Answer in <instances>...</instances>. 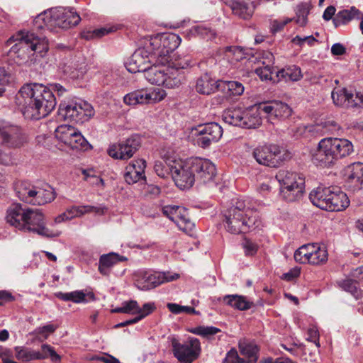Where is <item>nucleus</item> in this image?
Here are the masks:
<instances>
[{
  "instance_id": "obj_1",
  "label": "nucleus",
  "mask_w": 363,
  "mask_h": 363,
  "mask_svg": "<svg viewBox=\"0 0 363 363\" xmlns=\"http://www.w3.org/2000/svg\"><path fill=\"white\" fill-rule=\"evenodd\" d=\"M52 91L61 96L66 89L57 83L50 84L49 88L38 83L26 84L16 94L15 103L25 118L39 120L47 116L56 106Z\"/></svg>"
},
{
  "instance_id": "obj_2",
  "label": "nucleus",
  "mask_w": 363,
  "mask_h": 363,
  "mask_svg": "<svg viewBox=\"0 0 363 363\" xmlns=\"http://www.w3.org/2000/svg\"><path fill=\"white\" fill-rule=\"evenodd\" d=\"M354 152L351 141L345 138H325L322 139L313 154L314 164L323 167H330L340 159L347 157Z\"/></svg>"
},
{
  "instance_id": "obj_3",
  "label": "nucleus",
  "mask_w": 363,
  "mask_h": 363,
  "mask_svg": "<svg viewBox=\"0 0 363 363\" xmlns=\"http://www.w3.org/2000/svg\"><path fill=\"white\" fill-rule=\"evenodd\" d=\"M80 20L72 9L55 8L39 14L35 19V26L39 29L57 31V28L67 29L77 26Z\"/></svg>"
},
{
  "instance_id": "obj_4",
  "label": "nucleus",
  "mask_w": 363,
  "mask_h": 363,
  "mask_svg": "<svg viewBox=\"0 0 363 363\" xmlns=\"http://www.w3.org/2000/svg\"><path fill=\"white\" fill-rule=\"evenodd\" d=\"M16 40H18V43L11 47V51L18 53V57L23 60L30 57L23 55L26 51H33L39 53L40 57H43V54L48 50V43L46 38L38 36L33 32L21 30L17 34ZM12 41H15L13 37L9 38L8 43Z\"/></svg>"
},
{
  "instance_id": "obj_5",
  "label": "nucleus",
  "mask_w": 363,
  "mask_h": 363,
  "mask_svg": "<svg viewBox=\"0 0 363 363\" xmlns=\"http://www.w3.org/2000/svg\"><path fill=\"white\" fill-rule=\"evenodd\" d=\"M163 65L150 66L144 72L145 79L152 84L162 85L168 89L177 88L185 82L183 73Z\"/></svg>"
},
{
  "instance_id": "obj_6",
  "label": "nucleus",
  "mask_w": 363,
  "mask_h": 363,
  "mask_svg": "<svg viewBox=\"0 0 363 363\" xmlns=\"http://www.w3.org/2000/svg\"><path fill=\"white\" fill-rule=\"evenodd\" d=\"M276 179L280 184V194L284 200L292 202L302 196L305 187L303 175L287 169H280L276 174Z\"/></svg>"
},
{
  "instance_id": "obj_7",
  "label": "nucleus",
  "mask_w": 363,
  "mask_h": 363,
  "mask_svg": "<svg viewBox=\"0 0 363 363\" xmlns=\"http://www.w3.org/2000/svg\"><path fill=\"white\" fill-rule=\"evenodd\" d=\"M14 190L21 201L32 205H44L55 198V194L51 187L43 189L25 181L16 182Z\"/></svg>"
},
{
  "instance_id": "obj_8",
  "label": "nucleus",
  "mask_w": 363,
  "mask_h": 363,
  "mask_svg": "<svg viewBox=\"0 0 363 363\" xmlns=\"http://www.w3.org/2000/svg\"><path fill=\"white\" fill-rule=\"evenodd\" d=\"M225 228L230 233H246L258 226L259 222L256 211H247L245 214L225 211Z\"/></svg>"
},
{
  "instance_id": "obj_9",
  "label": "nucleus",
  "mask_w": 363,
  "mask_h": 363,
  "mask_svg": "<svg viewBox=\"0 0 363 363\" xmlns=\"http://www.w3.org/2000/svg\"><path fill=\"white\" fill-rule=\"evenodd\" d=\"M147 41L150 45L154 48L153 57L157 58V62L165 65L169 62L170 54L180 45L181 38L177 34L167 33Z\"/></svg>"
},
{
  "instance_id": "obj_10",
  "label": "nucleus",
  "mask_w": 363,
  "mask_h": 363,
  "mask_svg": "<svg viewBox=\"0 0 363 363\" xmlns=\"http://www.w3.org/2000/svg\"><path fill=\"white\" fill-rule=\"evenodd\" d=\"M59 113L65 120L74 123H83L94 114L92 106L88 102L79 100L60 104Z\"/></svg>"
},
{
  "instance_id": "obj_11",
  "label": "nucleus",
  "mask_w": 363,
  "mask_h": 363,
  "mask_svg": "<svg viewBox=\"0 0 363 363\" xmlns=\"http://www.w3.org/2000/svg\"><path fill=\"white\" fill-rule=\"evenodd\" d=\"M179 275L170 272H151L146 270H139L134 274V281L136 286L140 290H149L165 282L177 279Z\"/></svg>"
},
{
  "instance_id": "obj_12",
  "label": "nucleus",
  "mask_w": 363,
  "mask_h": 363,
  "mask_svg": "<svg viewBox=\"0 0 363 363\" xmlns=\"http://www.w3.org/2000/svg\"><path fill=\"white\" fill-rule=\"evenodd\" d=\"M171 342L174 355L181 363H191L201 353V343L197 338L190 337L188 341L180 343L174 337Z\"/></svg>"
},
{
  "instance_id": "obj_13",
  "label": "nucleus",
  "mask_w": 363,
  "mask_h": 363,
  "mask_svg": "<svg viewBox=\"0 0 363 363\" xmlns=\"http://www.w3.org/2000/svg\"><path fill=\"white\" fill-rule=\"evenodd\" d=\"M153 50L148 41H146L145 45L137 49L129 58L127 69L131 73H144L151 62H157V58L153 57Z\"/></svg>"
},
{
  "instance_id": "obj_14",
  "label": "nucleus",
  "mask_w": 363,
  "mask_h": 363,
  "mask_svg": "<svg viewBox=\"0 0 363 363\" xmlns=\"http://www.w3.org/2000/svg\"><path fill=\"white\" fill-rule=\"evenodd\" d=\"M253 157L262 165L277 167L284 160V150L276 145L258 146L252 152Z\"/></svg>"
},
{
  "instance_id": "obj_15",
  "label": "nucleus",
  "mask_w": 363,
  "mask_h": 363,
  "mask_svg": "<svg viewBox=\"0 0 363 363\" xmlns=\"http://www.w3.org/2000/svg\"><path fill=\"white\" fill-rule=\"evenodd\" d=\"M26 214L25 226L22 230L37 233L45 238H54L59 235L58 232L50 230L45 227L44 216L39 210L28 208Z\"/></svg>"
},
{
  "instance_id": "obj_16",
  "label": "nucleus",
  "mask_w": 363,
  "mask_h": 363,
  "mask_svg": "<svg viewBox=\"0 0 363 363\" xmlns=\"http://www.w3.org/2000/svg\"><path fill=\"white\" fill-rule=\"evenodd\" d=\"M223 132L222 127L217 123L201 124L195 128V141L199 147L206 148L213 143L218 142Z\"/></svg>"
},
{
  "instance_id": "obj_17",
  "label": "nucleus",
  "mask_w": 363,
  "mask_h": 363,
  "mask_svg": "<svg viewBox=\"0 0 363 363\" xmlns=\"http://www.w3.org/2000/svg\"><path fill=\"white\" fill-rule=\"evenodd\" d=\"M141 145L138 135H132L126 140L111 145L108 150L109 156L114 159L127 160L132 157Z\"/></svg>"
},
{
  "instance_id": "obj_18",
  "label": "nucleus",
  "mask_w": 363,
  "mask_h": 363,
  "mask_svg": "<svg viewBox=\"0 0 363 363\" xmlns=\"http://www.w3.org/2000/svg\"><path fill=\"white\" fill-rule=\"evenodd\" d=\"M15 351L16 357L21 361L40 360L48 357H50L52 362L55 363L61 361V357L55 351L52 347L48 344H43L41 346V352L20 347H16Z\"/></svg>"
},
{
  "instance_id": "obj_19",
  "label": "nucleus",
  "mask_w": 363,
  "mask_h": 363,
  "mask_svg": "<svg viewBox=\"0 0 363 363\" xmlns=\"http://www.w3.org/2000/svg\"><path fill=\"white\" fill-rule=\"evenodd\" d=\"M170 173L176 186L181 189L191 188L196 181L191 170V160L184 164L177 163L171 166Z\"/></svg>"
},
{
  "instance_id": "obj_20",
  "label": "nucleus",
  "mask_w": 363,
  "mask_h": 363,
  "mask_svg": "<svg viewBox=\"0 0 363 363\" xmlns=\"http://www.w3.org/2000/svg\"><path fill=\"white\" fill-rule=\"evenodd\" d=\"M165 96L166 94L164 91H156L154 90L150 92L145 89H140L127 94L123 98V101L125 104L131 106L147 104L160 101Z\"/></svg>"
},
{
  "instance_id": "obj_21",
  "label": "nucleus",
  "mask_w": 363,
  "mask_h": 363,
  "mask_svg": "<svg viewBox=\"0 0 363 363\" xmlns=\"http://www.w3.org/2000/svg\"><path fill=\"white\" fill-rule=\"evenodd\" d=\"M0 142L6 147L18 148L27 143V136L18 126L0 127Z\"/></svg>"
},
{
  "instance_id": "obj_22",
  "label": "nucleus",
  "mask_w": 363,
  "mask_h": 363,
  "mask_svg": "<svg viewBox=\"0 0 363 363\" xmlns=\"http://www.w3.org/2000/svg\"><path fill=\"white\" fill-rule=\"evenodd\" d=\"M191 170L195 178L200 184H207L212 182L216 175L215 165L208 160L194 158L191 160Z\"/></svg>"
},
{
  "instance_id": "obj_23",
  "label": "nucleus",
  "mask_w": 363,
  "mask_h": 363,
  "mask_svg": "<svg viewBox=\"0 0 363 363\" xmlns=\"http://www.w3.org/2000/svg\"><path fill=\"white\" fill-rule=\"evenodd\" d=\"M333 103L338 106L362 107L363 108V93L357 92L355 96L349 92L345 88L333 89L331 93Z\"/></svg>"
},
{
  "instance_id": "obj_24",
  "label": "nucleus",
  "mask_w": 363,
  "mask_h": 363,
  "mask_svg": "<svg viewBox=\"0 0 363 363\" xmlns=\"http://www.w3.org/2000/svg\"><path fill=\"white\" fill-rule=\"evenodd\" d=\"M229 7L232 13L239 18L249 20L252 18L257 4L253 0H222Z\"/></svg>"
},
{
  "instance_id": "obj_25",
  "label": "nucleus",
  "mask_w": 363,
  "mask_h": 363,
  "mask_svg": "<svg viewBox=\"0 0 363 363\" xmlns=\"http://www.w3.org/2000/svg\"><path fill=\"white\" fill-rule=\"evenodd\" d=\"M259 108L270 117L286 118L291 114L292 110L286 103L280 101H270L260 103Z\"/></svg>"
},
{
  "instance_id": "obj_26",
  "label": "nucleus",
  "mask_w": 363,
  "mask_h": 363,
  "mask_svg": "<svg viewBox=\"0 0 363 363\" xmlns=\"http://www.w3.org/2000/svg\"><path fill=\"white\" fill-rule=\"evenodd\" d=\"M28 208H23L21 203H13L6 211V222L16 228L22 230V228L25 226Z\"/></svg>"
},
{
  "instance_id": "obj_27",
  "label": "nucleus",
  "mask_w": 363,
  "mask_h": 363,
  "mask_svg": "<svg viewBox=\"0 0 363 363\" xmlns=\"http://www.w3.org/2000/svg\"><path fill=\"white\" fill-rule=\"evenodd\" d=\"M261 104H256L247 109H243L242 128H256L262 124V110L259 108Z\"/></svg>"
},
{
  "instance_id": "obj_28",
  "label": "nucleus",
  "mask_w": 363,
  "mask_h": 363,
  "mask_svg": "<svg viewBox=\"0 0 363 363\" xmlns=\"http://www.w3.org/2000/svg\"><path fill=\"white\" fill-rule=\"evenodd\" d=\"M220 82L221 80H216L208 73H205L197 79L196 91L200 94L210 95L220 90Z\"/></svg>"
},
{
  "instance_id": "obj_29",
  "label": "nucleus",
  "mask_w": 363,
  "mask_h": 363,
  "mask_svg": "<svg viewBox=\"0 0 363 363\" xmlns=\"http://www.w3.org/2000/svg\"><path fill=\"white\" fill-rule=\"evenodd\" d=\"M330 189L327 211H340L345 209L350 204V200L346 194L337 186H331Z\"/></svg>"
},
{
  "instance_id": "obj_30",
  "label": "nucleus",
  "mask_w": 363,
  "mask_h": 363,
  "mask_svg": "<svg viewBox=\"0 0 363 363\" xmlns=\"http://www.w3.org/2000/svg\"><path fill=\"white\" fill-rule=\"evenodd\" d=\"M128 259L115 252L102 255L99 260V272L104 276H109L111 268L120 262L126 261Z\"/></svg>"
},
{
  "instance_id": "obj_31",
  "label": "nucleus",
  "mask_w": 363,
  "mask_h": 363,
  "mask_svg": "<svg viewBox=\"0 0 363 363\" xmlns=\"http://www.w3.org/2000/svg\"><path fill=\"white\" fill-rule=\"evenodd\" d=\"M331 186L325 187L319 186L313 189L309 194V199L312 203L318 208L327 211L330 200Z\"/></svg>"
},
{
  "instance_id": "obj_32",
  "label": "nucleus",
  "mask_w": 363,
  "mask_h": 363,
  "mask_svg": "<svg viewBox=\"0 0 363 363\" xmlns=\"http://www.w3.org/2000/svg\"><path fill=\"white\" fill-rule=\"evenodd\" d=\"M239 350L247 363H256L258 359L259 347L255 342L247 340L239 342Z\"/></svg>"
},
{
  "instance_id": "obj_33",
  "label": "nucleus",
  "mask_w": 363,
  "mask_h": 363,
  "mask_svg": "<svg viewBox=\"0 0 363 363\" xmlns=\"http://www.w3.org/2000/svg\"><path fill=\"white\" fill-rule=\"evenodd\" d=\"M362 13L354 6L350 9H344L340 11L333 18V21L335 26L339 27L342 25H346L353 19H360Z\"/></svg>"
},
{
  "instance_id": "obj_34",
  "label": "nucleus",
  "mask_w": 363,
  "mask_h": 363,
  "mask_svg": "<svg viewBox=\"0 0 363 363\" xmlns=\"http://www.w3.org/2000/svg\"><path fill=\"white\" fill-rule=\"evenodd\" d=\"M223 301L228 306L239 311H247L251 308L254 303L246 297L240 295H226L223 297Z\"/></svg>"
},
{
  "instance_id": "obj_35",
  "label": "nucleus",
  "mask_w": 363,
  "mask_h": 363,
  "mask_svg": "<svg viewBox=\"0 0 363 363\" xmlns=\"http://www.w3.org/2000/svg\"><path fill=\"white\" fill-rule=\"evenodd\" d=\"M302 77L300 67L296 65L286 67L276 72L277 81L297 82L300 80Z\"/></svg>"
},
{
  "instance_id": "obj_36",
  "label": "nucleus",
  "mask_w": 363,
  "mask_h": 363,
  "mask_svg": "<svg viewBox=\"0 0 363 363\" xmlns=\"http://www.w3.org/2000/svg\"><path fill=\"white\" fill-rule=\"evenodd\" d=\"M192 60L190 56H176L174 55L173 56H170L169 59V62H166L169 69H175L178 71V72H182L184 75V72L183 69H186L189 67H191Z\"/></svg>"
},
{
  "instance_id": "obj_37",
  "label": "nucleus",
  "mask_w": 363,
  "mask_h": 363,
  "mask_svg": "<svg viewBox=\"0 0 363 363\" xmlns=\"http://www.w3.org/2000/svg\"><path fill=\"white\" fill-rule=\"evenodd\" d=\"M242 115L243 108L237 107L224 111L223 119L226 123L242 128L243 124L242 121Z\"/></svg>"
},
{
  "instance_id": "obj_38",
  "label": "nucleus",
  "mask_w": 363,
  "mask_h": 363,
  "mask_svg": "<svg viewBox=\"0 0 363 363\" xmlns=\"http://www.w3.org/2000/svg\"><path fill=\"white\" fill-rule=\"evenodd\" d=\"M313 244V252L310 255L309 264L313 265H320L326 263L328 261V251L325 246Z\"/></svg>"
},
{
  "instance_id": "obj_39",
  "label": "nucleus",
  "mask_w": 363,
  "mask_h": 363,
  "mask_svg": "<svg viewBox=\"0 0 363 363\" xmlns=\"http://www.w3.org/2000/svg\"><path fill=\"white\" fill-rule=\"evenodd\" d=\"M91 208L92 207L89 206L82 207L72 206L56 217L55 220L56 223H61L65 220H70L74 217L82 215L84 212L90 211Z\"/></svg>"
},
{
  "instance_id": "obj_40",
  "label": "nucleus",
  "mask_w": 363,
  "mask_h": 363,
  "mask_svg": "<svg viewBox=\"0 0 363 363\" xmlns=\"http://www.w3.org/2000/svg\"><path fill=\"white\" fill-rule=\"evenodd\" d=\"M312 6L309 2H301L296 6L295 9L296 23L301 26H304L308 22V15Z\"/></svg>"
},
{
  "instance_id": "obj_41",
  "label": "nucleus",
  "mask_w": 363,
  "mask_h": 363,
  "mask_svg": "<svg viewBox=\"0 0 363 363\" xmlns=\"http://www.w3.org/2000/svg\"><path fill=\"white\" fill-rule=\"evenodd\" d=\"M347 174L350 182L362 183L363 181V163L355 162L348 166Z\"/></svg>"
},
{
  "instance_id": "obj_42",
  "label": "nucleus",
  "mask_w": 363,
  "mask_h": 363,
  "mask_svg": "<svg viewBox=\"0 0 363 363\" xmlns=\"http://www.w3.org/2000/svg\"><path fill=\"white\" fill-rule=\"evenodd\" d=\"M72 149L76 150H87L89 144L80 132L75 130L74 134L65 144Z\"/></svg>"
},
{
  "instance_id": "obj_43",
  "label": "nucleus",
  "mask_w": 363,
  "mask_h": 363,
  "mask_svg": "<svg viewBox=\"0 0 363 363\" xmlns=\"http://www.w3.org/2000/svg\"><path fill=\"white\" fill-rule=\"evenodd\" d=\"M313 244L308 243L303 245L296 250L294 252V259L301 264H306L310 262V255L313 252Z\"/></svg>"
},
{
  "instance_id": "obj_44",
  "label": "nucleus",
  "mask_w": 363,
  "mask_h": 363,
  "mask_svg": "<svg viewBox=\"0 0 363 363\" xmlns=\"http://www.w3.org/2000/svg\"><path fill=\"white\" fill-rule=\"evenodd\" d=\"M134 165H128L125 168L124 178L125 182L129 184H135L140 180H145V175H143V170L139 167V172L134 169Z\"/></svg>"
},
{
  "instance_id": "obj_45",
  "label": "nucleus",
  "mask_w": 363,
  "mask_h": 363,
  "mask_svg": "<svg viewBox=\"0 0 363 363\" xmlns=\"http://www.w3.org/2000/svg\"><path fill=\"white\" fill-rule=\"evenodd\" d=\"M220 84L221 91H225L227 89L231 95L239 96L241 95L244 91L243 85L238 82L221 80Z\"/></svg>"
},
{
  "instance_id": "obj_46",
  "label": "nucleus",
  "mask_w": 363,
  "mask_h": 363,
  "mask_svg": "<svg viewBox=\"0 0 363 363\" xmlns=\"http://www.w3.org/2000/svg\"><path fill=\"white\" fill-rule=\"evenodd\" d=\"M191 32L194 35L200 36L207 40L213 39L216 35V33L214 30L204 24L193 26L191 29Z\"/></svg>"
},
{
  "instance_id": "obj_47",
  "label": "nucleus",
  "mask_w": 363,
  "mask_h": 363,
  "mask_svg": "<svg viewBox=\"0 0 363 363\" xmlns=\"http://www.w3.org/2000/svg\"><path fill=\"white\" fill-rule=\"evenodd\" d=\"M76 129L72 125H60L55 130V137L62 143L66 144L74 134Z\"/></svg>"
},
{
  "instance_id": "obj_48",
  "label": "nucleus",
  "mask_w": 363,
  "mask_h": 363,
  "mask_svg": "<svg viewBox=\"0 0 363 363\" xmlns=\"http://www.w3.org/2000/svg\"><path fill=\"white\" fill-rule=\"evenodd\" d=\"M114 31V29L113 27L110 28H96L91 30H86L84 31L82 33V36L83 38L86 40H92L95 38H100L108 33H111Z\"/></svg>"
},
{
  "instance_id": "obj_49",
  "label": "nucleus",
  "mask_w": 363,
  "mask_h": 363,
  "mask_svg": "<svg viewBox=\"0 0 363 363\" xmlns=\"http://www.w3.org/2000/svg\"><path fill=\"white\" fill-rule=\"evenodd\" d=\"M220 330L213 326H199L190 330L191 333L203 337H209L219 333Z\"/></svg>"
},
{
  "instance_id": "obj_50",
  "label": "nucleus",
  "mask_w": 363,
  "mask_h": 363,
  "mask_svg": "<svg viewBox=\"0 0 363 363\" xmlns=\"http://www.w3.org/2000/svg\"><path fill=\"white\" fill-rule=\"evenodd\" d=\"M167 308L174 314H180L182 313H188V314H198L199 312L196 311L194 308L190 306H180L177 303H168L167 304Z\"/></svg>"
},
{
  "instance_id": "obj_51",
  "label": "nucleus",
  "mask_w": 363,
  "mask_h": 363,
  "mask_svg": "<svg viewBox=\"0 0 363 363\" xmlns=\"http://www.w3.org/2000/svg\"><path fill=\"white\" fill-rule=\"evenodd\" d=\"M262 65V67H259L255 69V73L261 78L262 80L273 79L272 74L274 70L272 65Z\"/></svg>"
},
{
  "instance_id": "obj_52",
  "label": "nucleus",
  "mask_w": 363,
  "mask_h": 363,
  "mask_svg": "<svg viewBox=\"0 0 363 363\" xmlns=\"http://www.w3.org/2000/svg\"><path fill=\"white\" fill-rule=\"evenodd\" d=\"M225 56H233L236 61L244 58L245 53L243 49L238 46H230L225 48Z\"/></svg>"
},
{
  "instance_id": "obj_53",
  "label": "nucleus",
  "mask_w": 363,
  "mask_h": 363,
  "mask_svg": "<svg viewBox=\"0 0 363 363\" xmlns=\"http://www.w3.org/2000/svg\"><path fill=\"white\" fill-rule=\"evenodd\" d=\"M123 313L127 314H137V313L141 312L140 307L139 306L138 302L134 300H130L128 301H124L122 303Z\"/></svg>"
},
{
  "instance_id": "obj_54",
  "label": "nucleus",
  "mask_w": 363,
  "mask_h": 363,
  "mask_svg": "<svg viewBox=\"0 0 363 363\" xmlns=\"http://www.w3.org/2000/svg\"><path fill=\"white\" fill-rule=\"evenodd\" d=\"M337 285L343 290L354 294L357 291V281L351 279H346L337 281Z\"/></svg>"
},
{
  "instance_id": "obj_55",
  "label": "nucleus",
  "mask_w": 363,
  "mask_h": 363,
  "mask_svg": "<svg viewBox=\"0 0 363 363\" xmlns=\"http://www.w3.org/2000/svg\"><path fill=\"white\" fill-rule=\"evenodd\" d=\"M177 226L179 229L187 231L191 230L194 226V223L191 221L189 217V212H186L181 217H179V220H177Z\"/></svg>"
},
{
  "instance_id": "obj_56",
  "label": "nucleus",
  "mask_w": 363,
  "mask_h": 363,
  "mask_svg": "<svg viewBox=\"0 0 363 363\" xmlns=\"http://www.w3.org/2000/svg\"><path fill=\"white\" fill-rule=\"evenodd\" d=\"M170 169L171 167H169L166 164V163L161 161L155 162L154 165L155 172L159 177L162 178L167 177L170 172Z\"/></svg>"
},
{
  "instance_id": "obj_57",
  "label": "nucleus",
  "mask_w": 363,
  "mask_h": 363,
  "mask_svg": "<svg viewBox=\"0 0 363 363\" xmlns=\"http://www.w3.org/2000/svg\"><path fill=\"white\" fill-rule=\"evenodd\" d=\"M223 363H247L245 358L240 357L235 349H231L226 354Z\"/></svg>"
},
{
  "instance_id": "obj_58",
  "label": "nucleus",
  "mask_w": 363,
  "mask_h": 363,
  "mask_svg": "<svg viewBox=\"0 0 363 363\" xmlns=\"http://www.w3.org/2000/svg\"><path fill=\"white\" fill-rule=\"evenodd\" d=\"M247 211H252L249 207H247V205L245 203V201L238 199L236 202L233 204V206L229 208L226 211L228 212H236L238 213V211L239 213H243L245 214V213Z\"/></svg>"
},
{
  "instance_id": "obj_59",
  "label": "nucleus",
  "mask_w": 363,
  "mask_h": 363,
  "mask_svg": "<svg viewBox=\"0 0 363 363\" xmlns=\"http://www.w3.org/2000/svg\"><path fill=\"white\" fill-rule=\"evenodd\" d=\"M13 73L9 69H6L5 67H0V87L6 89L4 87L6 85H8L11 80L12 79Z\"/></svg>"
},
{
  "instance_id": "obj_60",
  "label": "nucleus",
  "mask_w": 363,
  "mask_h": 363,
  "mask_svg": "<svg viewBox=\"0 0 363 363\" xmlns=\"http://www.w3.org/2000/svg\"><path fill=\"white\" fill-rule=\"evenodd\" d=\"M245 254L247 256L255 255L258 250V245L250 240L245 239L242 242Z\"/></svg>"
},
{
  "instance_id": "obj_61",
  "label": "nucleus",
  "mask_w": 363,
  "mask_h": 363,
  "mask_svg": "<svg viewBox=\"0 0 363 363\" xmlns=\"http://www.w3.org/2000/svg\"><path fill=\"white\" fill-rule=\"evenodd\" d=\"M178 208L179 206H166L162 208V213L174 222V220L177 219Z\"/></svg>"
},
{
  "instance_id": "obj_62",
  "label": "nucleus",
  "mask_w": 363,
  "mask_h": 363,
  "mask_svg": "<svg viewBox=\"0 0 363 363\" xmlns=\"http://www.w3.org/2000/svg\"><path fill=\"white\" fill-rule=\"evenodd\" d=\"M292 21L291 18H286L282 21L275 20L272 23L271 30L273 33L281 31L284 27Z\"/></svg>"
},
{
  "instance_id": "obj_63",
  "label": "nucleus",
  "mask_w": 363,
  "mask_h": 363,
  "mask_svg": "<svg viewBox=\"0 0 363 363\" xmlns=\"http://www.w3.org/2000/svg\"><path fill=\"white\" fill-rule=\"evenodd\" d=\"M155 309L156 307L154 303H146L143 305V308H140L141 312L137 313V315L143 316V318H144L152 313Z\"/></svg>"
},
{
  "instance_id": "obj_64",
  "label": "nucleus",
  "mask_w": 363,
  "mask_h": 363,
  "mask_svg": "<svg viewBox=\"0 0 363 363\" xmlns=\"http://www.w3.org/2000/svg\"><path fill=\"white\" fill-rule=\"evenodd\" d=\"M70 301L74 303H82L86 301V295L82 291L70 292Z\"/></svg>"
}]
</instances>
